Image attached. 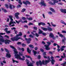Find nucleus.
I'll use <instances>...</instances> for the list:
<instances>
[{
  "instance_id": "obj_1",
  "label": "nucleus",
  "mask_w": 66,
  "mask_h": 66,
  "mask_svg": "<svg viewBox=\"0 0 66 66\" xmlns=\"http://www.w3.org/2000/svg\"><path fill=\"white\" fill-rule=\"evenodd\" d=\"M0 42H1L2 43H4L5 44H10V42H12L11 41L7 39H6L5 40H4L3 38H0ZM0 45H2V43L1 42H0Z\"/></svg>"
},
{
  "instance_id": "obj_2",
  "label": "nucleus",
  "mask_w": 66,
  "mask_h": 66,
  "mask_svg": "<svg viewBox=\"0 0 66 66\" xmlns=\"http://www.w3.org/2000/svg\"><path fill=\"white\" fill-rule=\"evenodd\" d=\"M50 61H51L50 60L49 61V60H46L45 61L44 60H43L42 61V62L40 60H39V64L40 65L42 66V64L43 65H47L48 63L50 62Z\"/></svg>"
},
{
  "instance_id": "obj_3",
  "label": "nucleus",
  "mask_w": 66,
  "mask_h": 66,
  "mask_svg": "<svg viewBox=\"0 0 66 66\" xmlns=\"http://www.w3.org/2000/svg\"><path fill=\"white\" fill-rule=\"evenodd\" d=\"M23 55V53H22L19 52V55H16V57H15L16 59H19L20 60H22V61H24V60L23 59H22L21 57L20 56H22Z\"/></svg>"
},
{
  "instance_id": "obj_4",
  "label": "nucleus",
  "mask_w": 66,
  "mask_h": 66,
  "mask_svg": "<svg viewBox=\"0 0 66 66\" xmlns=\"http://www.w3.org/2000/svg\"><path fill=\"white\" fill-rule=\"evenodd\" d=\"M24 37L25 38V40H26L27 41L26 43H27L29 44L31 43V38H29L28 39L26 38V37H27V35H24Z\"/></svg>"
},
{
  "instance_id": "obj_5",
  "label": "nucleus",
  "mask_w": 66,
  "mask_h": 66,
  "mask_svg": "<svg viewBox=\"0 0 66 66\" xmlns=\"http://www.w3.org/2000/svg\"><path fill=\"white\" fill-rule=\"evenodd\" d=\"M52 0V1H54V2H53V3H52L51 2H49L48 3L49 4H50V5H56V4H55V3H58L59 2V1H58L56 0Z\"/></svg>"
},
{
  "instance_id": "obj_6",
  "label": "nucleus",
  "mask_w": 66,
  "mask_h": 66,
  "mask_svg": "<svg viewBox=\"0 0 66 66\" xmlns=\"http://www.w3.org/2000/svg\"><path fill=\"white\" fill-rule=\"evenodd\" d=\"M10 47H11V48L12 49H14V54H15V56L16 57V55H18V52L17 51L16 49L15 48V47H14L13 46H12V45H10Z\"/></svg>"
},
{
  "instance_id": "obj_7",
  "label": "nucleus",
  "mask_w": 66,
  "mask_h": 66,
  "mask_svg": "<svg viewBox=\"0 0 66 66\" xmlns=\"http://www.w3.org/2000/svg\"><path fill=\"white\" fill-rule=\"evenodd\" d=\"M4 49L5 50L6 52H7V53L6 54V57H7V58H10V57H11V54H9V51H8V50L6 49V48H5Z\"/></svg>"
},
{
  "instance_id": "obj_8",
  "label": "nucleus",
  "mask_w": 66,
  "mask_h": 66,
  "mask_svg": "<svg viewBox=\"0 0 66 66\" xmlns=\"http://www.w3.org/2000/svg\"><path fill=\"white\" fill-rule=\"evenodd\" d=\"M22 39V38H11V40L12 41H17L19 39Z\"/></svg>"
},
{
  "instance_id": "obj_9",
  "label": "nucleus",
  "mask_w": 66,
  "mask_h": 66,
  "mask_svg": "<svg viewBox=\"0 0 66 66\" xmlns=\"http://www.w3.org/2000/svg\"><path fill=\"white\" fill-rule=\"evenodd\" d=\"M49 36L50 37L52 38L53 39H56V38L54 36V35L52 33H50Z\"/></svg>"
},
{
  "instance_id": "obj_10",
  "label": "nucleus",
  "mask_w": 66,
  "mask_h": 66,
  "mask_svg": "<svg viewBox=\"0 0 66 66\" xmlns=\"http://www.w3.org/2000/svg\"><path fill=\"white\" fill-rule=\"evenodd\" d=\"M25 56L26 57H27V58H28L29 59H30L31 60V61L32 62V64H34V63H35V62L32 61V58L29 55H26Z\"/></svg>"
},
{
  "instance_id": "obj_11",
  "label": "nucleus",
  "mask_w": 66,
  "mask_h": 66,
  "mask_svg": "<svg viewBox=\"0 0 66 66\" xmlns=\"http://www.w3.org/2000/svg\"><path fill=\"white\" fill-rule=\"evenodd\" d=\"M23 3L25 5H27L28 4H31V3L28 1H26V2L24 1H23Z\"/></svg>"
},
{
  "instance_id": "obj_12",
  "label": "nucleus",
  "mask_w": 66,
  "mask_h": 66,
  "mask_svg": "<svg viewBox=\"0 0 66 66\" xmlns=\"http://www.w3.org/2000/svg\"><path fill=\"white\" fill-rule=\"evenodd\" d=\"M20 14L19 12H17L15 13L14 15H15V17L17 19H19V17L18 15Z\"/></svg>"
},
{
  "instance_id": "obj_13",
  "label": "nucleus",
  "mask_w": 66,
  "mask_h": 66,
  "mask_svg": "<svg viewBox=\"0 0 66 66\" xmlns=\"http://www.w3.org/2000/svg\"><path fill=\"white\" fill-rule=\"evenodd\" d=\"M39 4H41L43 6H46V4L45 3V2L44 1H42L41 3H40Z\"/></svg>"
},
{
  "instance_id": "obj_14",
  "label": "nucleus",
  "mask_w": 66,
  "mask_h": 66,
  "mask_svg": "<svg viewBox=\"0 0 66 66\" xmlns=\"http://www.w3.org/2000/svg\"><path fill=\"white\" fill-rule=\"evenodd\" d=\"M45 47V49L46 50H50V48L49 47V46H48V45H45L44 46Z\"/></svg>"
},
{
  "instance_id": "obj_15",
  "label": "nucleus",
  "mask_w": 66,
  "mask_h": 66,
  "mask_svg": "<svg viewBox=\"0 0 66 66\" xmlns=\"http://www.w3.org/2000/svg\"><path fill=\"white\" fill-rule=\"evenodd\" d=\"M60 11L62 13H64V14H66V9H61L60 10Z\"/></svg>"
},
{
  "instance_id": "obj_16",
  "label": "nucleus",
  "mask_w": 66,
  "mask_h": 66,
  "mask_svg": "<svg viewBox=\"0 0 66 66\" xmlns=\"http://www.w3.org/2000/svg\"><path fill=\"white\" fill-rule=\"evenodd\" d=\"M42 25V26H45L46 24L45 23L43 22H40L38 23L39 26H40V25Z\"/></svg>"
},
{
  "instance_id": "obj_17",
  "label": "nucleus",
  "mask_w": 66,
  "mask_h": 66,
  "mask_svg": "<svg viewBox=\"0 0 66 66\" xmlns=\"http://www.w3.org/2000/svg\"><path fill=\"white\" fill-rule=\"evenodd\" d=\"M63 55L61 56V57L62 58V59H64L65 57H66V54L65 53H63Z\"/></svg>"
},
{
  "instance_id": "obj_18",
  "label": "nucleus",
  "mask_w": 66,
  "mask_h": 66,
  "mask_svg": "<svg viewBox=\"0 0 66 66\" xmlns=\"http://www.w3.org/2000/svg\"><path fill=\"white\" fill-rule=\"evenodd\" d=\"M16 1H19L18 2V3L19 4H20V5H22V2H21V0H15Z\"/></svg>"
},
{
  "instance_id": "obj_19",
  "label": "nucleus",
  "mask_w": 66,
  "mask_h": 66,
  "mask_svg": "<svg viewBox=\"0 0 66 66\" xmlns=\"http://www.w3.org/2000/svg\"><path fill=\"white\" fill-rule=\"evenodd\" d=\"M27 52H28V53L30 54L31 53V51L30 50V49H29V48L28 47L27 48Z\"/></svg>"
},
{
  "instance_id": "obj_20",
  "label": "nucleus",
  "mask_w": 66,
  "mask_h": 66,
  "mask_svg": "<svg viewBox=\"0 0 66 66\" xmlns=\"http://www.w3.org/2000/svg\"><path fill=\"white\" fill-rule=\"evenodd\" d=\"M55 62V60L54 59L51 60V63L52 65H54V62Z\"/></svg>"
},
{
  "instance_id": "obj_21",
  "label": "nucleus",
  "mask_w": 66,
  "mask_h": 66,
  "mask_svg": "<svg viewBox=\"0 0 66 66\" xmlns=\"http://www.w3.org/2000/svg\"><path fill=\"white\" fill-rule=\"evenodd\" d=\"M14 23L15 24H16V22L15 21H10V23H9V26H10V25H11L12 24H13Z\"/></svg>"
},
{
  "instance_id": "obj_22",
  "label": "nucleus",
  "mask_w": 66,
  "mask_h": 66,
  "mask_svg": "<svg viewBox=\"0 0 66 66\" xmlns=\"http://www.w3.org/2000/svg\"><path fill=\"white\" fill-rule=\"evenodd\" d=\"M39 32H38L39 34H42L43 33V31L41 30L40 29H39Z\"/></svg>"
},
{
  "instance_id": "obj_23",
  "label": "nucleus",
  "mask_w": 66,
  "mask_h": 66,
  "mask_svg": "<svg viewBox=\"0 0 66 66\" xmlns=\"http://www.w3.org/2000/svg\"><path fill=\"white\" fill-rule=\"evenodd\" d=\"M12 61L13 63H14L15 62V63H19L18 61L16 60H14V59L13 58H12Z\"/></svg>"
},
{
  "instance_id": "obj_24",
  "label": "nucleus",
  "mask_w": 66,
  "mask_h": 66,
  "mask_svg": "<svg viewBox=\"0 0 66 66\" xmlns=\"http://www.w3.org/2000/svg\"><path fill=\"white\" fill-rule=\"evenodd\" d=\"M50 9L51 10V11H52V12L55 13V10H54V9H53V8H50Z\"/></svg>"
},
{
  "instance_id": "obj_25",
  "label": "nucleus",
  "mask_w": 66,
  "mask_h": 66,
  "mask_svg": "<svg viewBox=\"0 0 66 66\" xmlns=\"http://www.w3.org/2000/svg\"><path fill=\"white\" fill-rule=\"evenodd\" d=\"M65 40H66V38H65V37H64V39H62V43H65Z\"/></svg>"
},
{
  "instance_id": "obj_26",
  "label": "nucleus",
  "mask_w": 66,
  "mask_h": 66,
  "mask_svg": "<svg viewBox=\"0 0 66 66\" xmlns=\"http://www.w3.org/2000/svg\"><path fill=\"white\" fill-rule=\"evenodd\" d=\"M47 30L50 31H52V29L50 27H48V28Z\"/></svg>"
},
{
  "instance_id": "obj_27",
  "label": "nucleus",
  "mask_w": 66,
  "mask_h": 66,
  "mask_svg": "<svg viewBox=\"0 0 66 66\" xmlns=\"http://www.w3.org/2000/svg\"><path fill=\"white\" fill-rule=\"evenodd\" d=\"M42 28L44 31H47V30H48V28H44V27H42Z\"/></svg>"
},
{
  "instance_id": "obj_28",
  "label": "nucleus",
  "mask_w": 66,
  "mask_h": 66,
  "mask_svg": "<svg viewBox=\"0 0 66 66\" xmlns=\"http://www.w3.org/2000/svg\"><path fill=\"white\" fill-rule=\"evenodd\" d=\"M21 5H20V4H19L17 5L16 8L17 9H19V8L21 7Z\"/></svg>"
},
{
  "instance_id": "obj_29",
  "label": "nucleus",
  "mask_w": 66,
  "mask_h": 66,
  "mask_svg": "<svg viewBox=\"0 0 66 66\" xmlns=\"http://www.w3.org/2000/svg\"><path fill=\"white\" fill-rule=\"evenodd\" d=\"M33 52L34 54V55H36V54L37 53V52L36 51H35V50H33Z\"/></svg>"
},
{
  "instance_id": "obj_30",
  "label": "nucleus",
  "mask_w": 66,
  "mask_h": 66,
  "mask_svg": "<svg viewBox=\"0 0 66 66\" xmlns=\"http://www.w3.org/2000/svg\"><path fill=\"white\" fill-rule=\"evenodd\" d=\"M21 45L22 46V47H26V44L24 43H22L21 44Z\"/></svg>"
},
{
  "instance_id": "obj_31",
  "label": "nucleus",
  "mask_w": 66,
  "mask_h": 66,
  "mask_svg": "<svg viewBox=\"0 0 66 66\" xmlns=\"http://www.w3.org/2000/svg\"><path fill=\"white\" fill-rule=\"evenodd\" d=\"M2 10H3V11H4V12L5 13H6L7 12V10L6 9H4V8H2Z\"/></svg>"
},
{
  "instance_id": "obj_32",
  "label": "nucleus",
  "mask_w": 66,
  "mask_h": 66,
  "mask_svg": "<svg viewBox=\"0 0 66 66\" xmlns=\"http://www.w3.org/2000/svg\"><path fill=\"white\" fill-rule=\"evenodd\" d=\"M19 36H20L19 35L17 34L15 36V38H21L20 37H19Z\"/></svg>"
},
{
  "instance_id": "obj_33",
  "label": "nucleus",
  "mask_w": 66,
  "mask_h": 66,
  "mask_svg": "<svg viewBox=\"0 0 66 66\" xmlns=\"http://www.w3.org/2000/svg\"><path fill=\"white\" fill-rule=\"evenodd\" d=\"M47 43L48 44V45H47V46H49V45H51V42H47Z\"/></svg>"
},
{
  "instance_id": "obj_34",
  "label": "nucleus",
  "mask_w": 66,
  "mask_h": 66,
  "mask_svg": "<svg viewBox=\"0 0 66 66\" xmlns=\"http://www.w3.org/2000/svg\"><path fill=\"white\" fill-rule=\"evenodd\" d=\"M9 7L10 9L11 10H13V8H12V5L10 4L9 5Z\"/></svg>"
},
{
  "instance_id": "obj_35",
  "label": "nucleus",
  "mask_w": 66,
  "mask_h": 66,
  "mask_svg": "<svg viewBox=\"0 0 66 66\" xmlns=\"http://www.w3.org/2000/svg\"><path fill=\"white\" fill-rule=\"evenodd\" d=\"M17 45H21V42H18L17 43Z\"/></svg>"
},
{
  "instance_id": "obj_36",
  "label": "nucleus",
  "mask_w": 66,
  "mask_h": 66,
  "mask_svg": "<svg viewBox=\"0 0 66 66\" xmlns=\"http://www.w3.org/2000/svg\"><path fill=\"white\" fill-rule=\"evenodd\" d=\"M33 28L35 30H36V31H37V27L34 26Z\"/></svg>"
},
{
  "instance_id": "obj_37",
  "label": "nucleus",
  "mask_w": 66,
  "mask_h": 66,
  "mask_svg": "<svg viewBox=\"0 0 66 66\" xmlns=\"http://www.w3.org/2000/svg\"><path fill=\"white\" fill-rule=\"evenodd\" d=\"M26 61L27 63V64L28 65H29V60L26 59Z\"/></svg>"
},
{
  "instance_id": "obj_38",
  "label": "nucleus",
  "mask_w": 66,
  "mask_h": 66,
  "mask_svg": "<svg viewBox=\"0 0 66 66\" xmlns=\"http://www.w3.org/2000/svg\"><path fill=\"white\" fill-rule=\"evenodd\" d=\"M48 14H49L50 15H52V12L51 11H49L48 12Z\"/></svg>"
},
{
  "instance_id": "obj_39",
  "label": "nucleus",
  "mask_w": 66,
  "mask_h": 66,
  "mask_svg": "<svg viewBox=\"0 0 66 66\" xmlns=\"http://www.w3.org/2000/svg\"><path fill=\"white\" fill-rule=\"evenodd\" d=\"M14 31L15 32V34H17V33H18V31L16 30L15 29L14 30Z\"/></svg>"
},
{
  "instance_id": "obj_40",
  "label": "nucleus",
  "mask_w": 66,
  "mask_h": 66,
  "mask_svg": "<svg viewBox=\"0 0 66 66\" xmlns=\"http://www.w3.org/2000/svg\"><path fill=\"white\" fill-rule=\"evenodd\" d=\"M61 23H62V24H64V23H65L63 20H61Z\"/></svg>"
},
{
  "instance_id": "obj_41",
  "label": "nucleus",
  "mask_w": 66,
  "mask_h": 66,
  "mask_svg": "<svg viewBox=\"0 0 66 66\" xmlns=\"http://www.w3.org/2000/svg\"><path fill=\"white\" fill-rule=\"evenodd\" d=\"M5 7L7 8V9L9 8V5H7V4H5Z\"/></svg>"
},
{
  "instance_id": "obj_42",
  "label": "nucleus",
  "mask_w": 66,
  "mask_h": 66,
  "mask_svg": "<svg viewBox=\"0 0 66 66\" xmlns=\"http://www.w3.org/2000/svg\"><path fill=\"white\" fill-rule=\"evenodd\" d=\"M19 35L20 36H22V32H19Z\"/></svg>"
},
{
  "instance_id": "obj_43",
  "label": "nucleus",
  "mask_w": 66,
  "mask_h": 66,
  "mask_svg": "<svg viewBox=\"0 0 66 66\" xmlns=\"http://www.w3.org/2000/svg\"><path fill=\"white\" fill-rule=\"evenodd\" d=\"M15 21L17 23H18L19 24V23L20 22V21H17V20H15Z\"/></svg>"
},
{
  "instance_id": "obj_44",
  "label": "nucleus",
  "mask_w": 66,
  "mask_h": 66,
  "mask_svg": "<svg viewBox=\"0 0 66 66\" xmlns=\"http://www.w3.org/2000/svg\"><path fill=\"white\" fill-rule=\"evenodd\" d=\"M22 19L24 20H26V17H22Z\"/></svg>"
},
{
  "instance_id": "obj_45",
  "label": "nucleus",
  "mask_w": 66,
  "mask_h": 66,
  "mask_svg": "<svg viewBox=\"0 0 66 66\" xmlns=\"http://www.w3.org/2000/svg\"><path fill=\"white\" fill-rule=\"evenodd\" d=\"M61 65L63 66H66V65H65V63H62L61 64Z\"/></svg>"
},
{
  "instance_id": "obj_46",
  "label": "nucleus",
  "mask_w": 66,
  "mask_h": 66,
  "mask_svg": "<svg viewBox=\"0 0 66 66\" xmlns=\"http://www.w3.org/2000/svg\"><path fill=\"white\" fill-rule=\"evenodd\" d=\"M6 32V33H7V34H9L11 33V31H10L7 30Z\"/></svg>"
},
{
  "instance_id": "obj_47",
  "label": "nucleus",
  "mask_w": 66,
  "mask_h": 66,
  "mask_svg": "<svg viewBox=\"0 0 66 66\" xmlns=\"http://www.w3.org/2000/svg\"><path fill=\"white\" fill-rule=\"evenodd\" d=\"M25 11H26V9H22L21 11V12H24Z\"/></svg>"
},
{
  "instance_id": "obj_48",
  "label": "nucleus",
  "mask_w": 66,
  "mask_h": 66,
  "mask_svg": "<svg viewBox=\"0 0 66 66\" xmlns=\"http://www.w3.org/2000/svg\"><path fill=\"white\" fill-rule=\"evenodd\" d=\"M43 55H47L46 54V52H44L43 53Z\"/></svg>"
},
{
  "instance_id": "obj_49",
  "label": "nucleus",
  "mask_w": 66,
  "mask_h": 66,
  "mask_svg": "<svg viewBox=\"0 0 66 66\" xmlns=\"http://www.w3.org/2000/svg\"><path fill=\"white\" fill-rule=\"evenodd\" d=\"M33 46V45H29V47L32 48H34V46Z\"/></svg>"
},
{
  "instance_id": "obj_50",
  "label": "nucleus",
  "mask_w": 66,
  "mask_h": 66,
  "mask_svg": "<svg viewBox=\"0 0 66 66\" xmlns=\"http://www.w3.org/2000/svg\"><path fill=\"white\" fill-rule=\"evenodd\" d=\"M29 37H31V38H34V36H32V35H29Z\"/></svg>"
},
{
  "instance_id": "obj_51",
  "label": "nucleus",
  "mask_w": 66,
  "mask_h": 66,
  "mask_svg": "<svg viewBox=\"0 0 66 66\" xmlns=\"http://www.w3.org/2000/svg\"><path fill=\"white\" fill-rule=\"evenodd\" d=\"M40 55H38V59L39 60H40Z\"/></svg>"
},
{
  "instance_id": "obj_52",
  "label": "nucleus",
  "mask_w": 66,
  "mask_h": 66,
  "mask_svg": "<svg viewBox=\"0 0 66 66\" xmlns=\"http://www.w3.org/2000/svg\"><path fill=\"white\" fill-rule=\"evenodd\" d=\"M40 51L41 52H43L44 51V50L42 48H40Z\"/></svg>"
},
{
  "instance_id": "obj_53",
  "label": "nucleus",
  "mask_w": 66,
  "mask_h": 66,
  "mask_svg": "<svg viewBox=\"0 0 66 66\" xmlns=\"http://www.w3.org/2000/svg\"><path fill=\"white\" fill-rule=\"evenodd\" d=\"M30 64L28 65V66H33V64L32 63H30Z\"/></svg>"
},
{
  "instance_id": "obj_54",
  "label": "nucleus",
  "mask_w": 66,
  "mask_h": 66,
  "mask_svg": "<svg viewBox=\"0 0 66 66\" xmlns=\"http://www.w3.org/2000/svg\"><path fill=\"white\" fill-rule=\"evenodd\" d=\"M59 35L60 36V37H64V36H63V35L61 34H60Z\"/></svg>"
},
{
  "instance_id": "obj_55",
  "label": "nucleus",
  "mask_w": 66,
  "mask_h": 66,
  "mask_svg": "<svg viewBox=\"0 0 66 66\" xmlns=\"http://www.w3.org/2000/svg\"><path fill=\"white\" fill-rule=\"evenodd\" d=\"M29 20H32L33 19L32 18H29L28 19Z\"/></svg>"
},
{
  "instance_id": "obj_56",
  "label": "nucleus",
  "mask_w": 66,
  "mask_h": 66,
  "mask_svg": "<svg viewBox=\"0 0 66 66\" xmlns=\"http://www.w3.org/2000/svg\"><path fill=\"white\" fill-rule=\"evenodd\" d=\"M21 50H22V52L24 51V49L23 48H21Z\"/></svg>"
},
{
  "instance_id": "obj_57",
  "label": "nucleus",
  "mask_w": 66,
  "mask_h": 66,
  "mask_svg": "<svg viewBox=\"0 0 66 66\" xmlns=\"http://www.w3.org/2000/svg\"><path fill=\"white\" fill-rule=\"evenodd\" d=\"M62 33H66V31L65 30H62Z\"/></svg>"
},
{
  "instance_id": "obj_58",
  "label": "nucleus",
  "mask_w": 66,
  "mask_h": 66,
  "mask_svg": "<svg viewBox=\"0 0 66 66\" xmlns=\"http://www.w3.org/2000/svg\"><path fill=\"white\" fill-rule=\"evenodd\" d=\"M9 17L10 19H11V18H13V16L11 15H9Z\"/></svg>"
},
{
  "instance_id": "obj_59",
  "label": "nucleus",
  "mask_w": 66,
  "mask_h": 66,
  "mask_svg": "<svg viewBox=\"0 0 66 66\" xmlns=\"http://www.w3.org/2000/svg\"><path fill=\"white\" fill-rule=\"evenodd\" d=\"M36 64L37 66H39V63H38V61H37L36 62Z\"/></svg>"
},
{
  "instance_id": "obj_60",
  "label": "nucleus",
  "mask_w": 66,
  "mask_h": 66,
  "mask_svg": "<svg viewBox=\"0 0 66 66\" xmlns=\"http://www.w3.org/2000/svg\"><path fill=\"white\" fill-rule=\"evenodd\" d=\"M36 37H38V36H39V35L37 34V33H36Z\"/></svg>"
},
{
  "instance_id": "obj_61",
  "label": "nucleus",
  "mask_w": 66,
  "mask_h": 66,
  "mask_svg": "<svg viewBox=\"0 0 66 66\" xmlns=\"http://www.w3.org/2000/svg\"><path fill=\"white\" fill-rule=\"evenodd\" d=\"M4 30L5 31V32H6L8 30V28H6L4 29Z\"/></svg>"
},
{
  "instance_id": "obj_62",
  "label": "nucleus",
  "mask_w": 66,
  "mask_h": 66,
  "mask_svg": "<svg viewBox=\"0 0 66 66\" xmlns=\"http://www.w3.org/2000/svg\"><path fill=\"white\" fill-rule=\"evenodd\" d=\"M5 33H3L2 32H1V33H0V35H5Z\"/></svg>"
},
{
  "instance_id": "obj_63",
  "label": "nucleus",
  "mask_w": 66,
  "mask_h": 66,
  "mask_svg": "<svg viewBox=\"0 0 66 66\" xmlns=\"http://www.w3.org/2000/svg\"><path fill=\"white\" fill-rule=\"evenodd\" d=\"M60 50L61 51H63V50H64V49L62 48L61 47L60 48Z\"/></svg>"
},
{
  "instance_id": "obj_64",
  "label": "nucleus",
  "mask_w": 66,
  "mask_h": 66,
  "mask_svg": "<svg viewBox=\"0 0 66 66\" xmlns=\"http://www.w3.org/2000/svg\"><path fill=\"white\" fill-rule=\"evenodd\" d=\"M42 34L43 35H44V36H45V35H46V34L45 32H43Z\"/></svg>"
}]
</instances>
